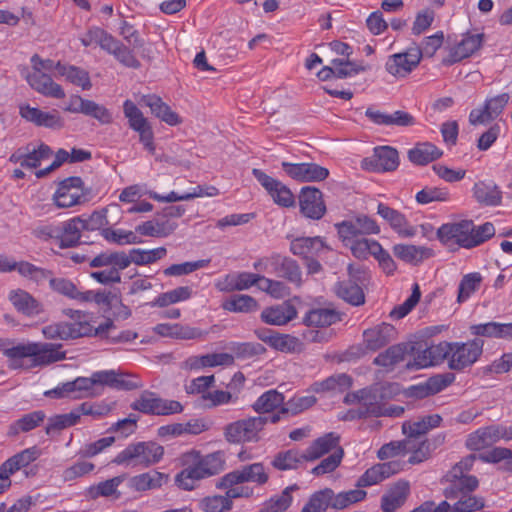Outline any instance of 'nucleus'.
<instances>
[{"label": "nucleus", "mask_w": 512, "mask_h": 512, "mask_svg": "<svg viewBox=\"0 0 512 512\" xmlns=\"http://www.w3.org/2000/svg\"><path fill=\"white\" fill-rule=\"evenodd\" d=\"M282 164L286 174L299 182L322 181L329 175L328 169L316 162H282Z\"/></svg>", "instance_id": "f8f14e48"}, {"label": "nucleus", "mask_w": 512, "mask_h": 512, "mask_svg": "<svg viewBox=\"0 0 512 512\" xmlns=\"http://www.w3.org/2000/svg\"><path fill=\"white\" fill-rule=\"evenodd\" d=\"M34 353L35 352L33 347H31V343L18 344L11 348H6L3 351V354L8 359V367L13 370L23 368V360L28 357L32 358L31 354Z\"/></svg>", "instance_id": "69168bd1"}, {"label": "nucleus", "mask_w": 512, "mask_h": 512, "mask_svg": "<svg viewBox=\"0 0 512 512\" xmlns=\"http://www.w3.org/2000/svg\"><path fill=\"white\" fill-rule=\"evenodd\" d=\"M483 34H468L455 45L449 53V56L444 60V63L451 65L461 60L470 57L482 45Z\"/></svg>", "instance_id": "5701e85b"}, {"label": "nucleus", "mask_w": 512, "mask_h": 512, "mask_svg": "<svg viewBox=\"0 0 512 512\" xmlns=\"http://www.w3.org/2000/svg\"><path fill=\"white\" fill-rule=\"evenodd\" d=\"M497 442L494 426H486L477 429L469 434L466 440V446L472 451H480Z\"/></svg>", "instance_id": "603ef678"}, {"label": "nucleus", "mask_w": 512, "mask_h": 512, "mask_svg": "<svg viewBox=\"0 0 512 512\" xmlns=\"http://www.w3.org/2000/svg\"><path fill=\"white\" fill-rule=\"evenodd\" d=\"M377 213L386 220L390 226L403 236H413L415 230L413 227L408 226L405 216L399 211L383 204L379 203L377 207Z\"/></svg>", "instance_id": "58836bf2"}, {"label": "nucleus", "mask_w": 512, "mask_h": 512, "mask_svg": "<svg viewBox=\"0 0 512 512\" xmlns=\"http://www.w3.org/2000/svg\"><path fill=\"white\" fill-rule=\"evenodd\" d=\"M409 495V483L398 481L381 498V508L384 512H395L406 501Z\"/></svg>", "instance_id": "473e14b6"}, {"label": "nucleus", "mask_w": 512, "mask_h": 512, "mask_svg": "<svg viewBox=\"0 0 512 512\" xmlns=\"http://www.w3.org/2000/svg\"><path fill=\"white\" fill-rule=\"evenodd\" d=\"M56 71L59 75L64 76L68 81L82 87L84 90H89L92 87L89 73L82 68L57 62Z\"/></svg>", "instance_id": "6e6d98bb"}, {"label": "nucleus", "mask_w": 512, "mask_h": 512, "mask_svg": "<svg viewBox=\"0 0 512 512\" xmlns=\"http://www.w3.org/2000/svg\"><path fill=\"white\" fill-rule=\"evenodd\" d=\"M393 253L406 263L418 265L425 259L430 258L433 255V250L424 246L397 244L393 247Z\"/></svg>", "instance_id": "4c0bfd02"}, {"label": "nucleus", "mask_w": 512, "mask_h": 512, "mask_svg": "<svg viewBox=\"0 0 512 512\" xmlns=\"http://www.w3.org/2000/svg\"><path fill=\"white\" fill-rule=\"evenodd\" d=\"M69 382L75 399L83 396H98L101 394L99 387L102 386V371L94 372L90 377H78Z\"/></svg>", "instance_id": "7c9ffc66"}, {"label": "nucleus", "mask_w": 512, "mask_h": 512, "mask_svg": "<svg viewBox=\"0 0 512 512\" xmlns=\"http://www.w3.org/2000/svg\"><path fill=\"white\" fill-rule=\"evenodd\" d=\"M472 233V221L463 220L457 223H446L437 230V237L442 243L455 241L463 248L471 247L470 234Z\"/></svg>", "instance_id": "dca6fc26"}, {"label": "nucleus", "mask_w": 512, "mask_h": 512, "mask_svg": "<svg viewBox=\"0 0 512 512\" xmlns=\"http://www.w3.org/2000/svg\"><path fill=\"white\" fill-rule=\"evenodd\" d=\"M470 330L471 333L476 336L512 339V323L488 322L472 325Z\"/></svg>", "instance_id": "c03bdc74"}, {"label": "nucleus", "mask_w": 512, "mask_h": 512, "mask_svg": "<svg viewBox=\"0 0 512 512\" xmlns=\"http://www.w3.org/2000/svg\"><path fill=\"white\" fill-rule=\"evenodd\" d=\"M126 478L127 475L122 474L102 481L97 485H93L88 488V495L92 499H96L98 497H113L114 499H119L121 497V493L118 491V487L126 480Z\"/></svg>", "instance_id": "a18cd8bd"}, {"label": "nucleus", "mask_w": 512, "mask_h": 512, "mask_svg": "<svg viewBox=\"0 0 512 512\" xmlns=\"http://www.w3.org/2000/svg\"><path fill=\"white\" fill-rule=\"evenodd\" d=\"M508 93H502L493 98L486 100L483 108L473 109L469 114V122L471 125H478L490 122L497 118L509 102Z\"/></svg>", "instance_id": "a211bd4d"}, {"label": "nucleus", "mask_w": 512, "mask_h": 512, "mask_svg": "<svg viewBox=\"0 0 512 512\" xmlns=\"http://www.w3.org/2000/svg\"><path fill=\"white\" fill-rule=\"evenodd\" d=\"M34 354L32 355L33 366L48 365L65 359V352L61 351L60 344L53 343H31Z\"/></svg>", "instance_id": "cd10ccee"}, {"label": "nucleus", "mask_w": 512, "mask_h": 512, "mask_svg": "<svg viewBox=\"0 0 512 512\" xmlns=\"http://www.w3.org/2000/svg\"><path fill=\"white\" fill-rule=\"evenodd\" d=\"M192 296V289L189 286L176 287L173 290L159 294L151 303L152 307H167L178 302L186 301Z\"/></svg>", "instance_id": "4d7b16f0"}, {"label": "nucleus", "mask_w": 512, "mask_h": 512, "mask_svg": "<svg viewBox=\"0 0 512 512\" xmlns=\"http://www.w3.org/2000/svg\"><path fill=\"white\" fill-rule=\"evenodd\" d=\"M164 455V448L155 442H138L128 445L112 460L117 465L141 466L148 468L158 463Z\"/></svg>", "instance_id": "f03ea898"}, {"label": "nucleus", "mask_w": 512, "mask_h": 512, "mask_svg": "<svg viewBox=\"0 0 512 512\" xmlns=\"http://www.w3.org/2000/svg\"><path fill=\"white\" fill-rule=\"evenodd\" d=\"M169 476L159 471H149L131 477L128 487L137 492L158 489L168 482Z\"/></svg>", "instance_id": "c756f323"}, {"label": "nucleus", "mask_w": 512, "mask_h": 512, "mask_svg": "<svg viewBox=\"0 0 512 512\" xmlns=\"http://www.w3.org/2000/svg\"><path fill=\"white\" fill-rule=\"evenodd\" d=\"M9 300L19 312L26 315L36 314L39 311L37 301L24 290H12L9 294Z\"/></svg>", "instance_id": "0e129e2a"}, {"label": "nucleus", "mask_w": 512, "mask_h": 512, "mask_svg": "<svg viewBox=\"0 0 512 512\" xmlns=\"http://www.w3.org/2000/svg\"><path fill=\"white\" fill-rule=\"evenodd\" d=\"M259 338L282 352H301L304 348L299 338L289 334L274 333L269 337L259 335Z\"/></svg>", "instance_id": "3c124183"}, {"label": "nucleus", "mask_w": 512, "mask_h": 512, "mask_svg": "<svg viewBox=\"0 0 512 512\" xmlns=\"http://www.w3.org/2000/svg\"><path fill=\"white\" fill-rule=\"evenodd\" d=\"M252 173L276 205L284 208L295 206V197L286 185L259 169H253Z\"/></svg>", "instance_id": "1a4fd4ad"}, {"label": "nucleus", "mask_w": 512, "mask_h": 512, "mask_svg": "<svg viewBox=\"0 0 512 512\" xmlns=\"http://www.w3.org/2000/svg\"><path fill=\"white\" fill-rule=\"evenodd\" d=\"M167 254L165 247H158L150 250L133 248L126 254V268L134 263L138 266L149 265L164 258Z\"/></svg>", "instance_id": "37998d69"}, {"label": "nucleus", "mask_w": 512, "mask_h": 512, "mask_svg": "<svg viewBox=\"0 0 512 512\" xmlns=\"http://www.w3.org/2000/svg\"><path fill=\"white\" fill-rule=\"evenodd\" d=\"M338 448H341L339 446V436L330 432L313 441V443L305 450L306 458H308L309 462H312L320 459L331 451L334 452Z\"/></svg>", "instance_id": "72a5a7b5"}, {"label": "nucleus", "mask_w": 512, "mask_h": 512, "mask_svg": "<svg viewBox=\"0 0 512 512\" xmlns=\"http://www.w3.org/2000/svg\"><path fill=\"white\" fill-rule=\"evenodd\" d=\"M198 507L202 512H229L232 510V504L224 495L220 494L203 497L199 500Z\"/></svg>", "instance_id": "774afa93"}, {"label": "nucleus", "mask_w": 512, "mask_h": 512, "mask_svg": "<svg viewBox=\"0 0 512 512\" xmlns=\"http://www.w3.org/2000/svg\"><path fill=\"white\" fill-rule=\"evenodd\" d=\"M396 337L395 327L383 322L363 331V344L367 350L375 352L387 346Z\"/></svg>", "instance_id": "f3484780"}, {"label": "nucleus", "mask_w": 512, "mask_h": 512, "mask_svg": "<svg viewBox=\"0 0 512 512\" xmlns=\"http://www.w3.org/2000/svg\"><path fill=\"white\" fill-rule=\"evenodd\" d=\"M365 408L363 414L370 416H382L384 408L381 405L382 395L378 388H365L352 395Z\"/></svg>", "instance_id": "f704fd0d"}, {"label": "nucleus", "mask_w": 512, "mask_h": 512, "mask_svg": "<svg viewBox=\"0 0 512 512\" xmlns=\"http://www.w3.org/2000/svg\"><path fill=\"white\" fill-rule=\"evenodd\" d=\"M154 332L162 337H171L181 340L200 339L207 335V332L199 328L182 325L179 323H161L154 327Z\"/></svg>", "instance_id": "393cba45"}, {"label": "nucleus", "mask_w": 512, "mask_h": 512, "mask_svg": "<svg viewBox=\"0 0 512 512\" xmlns=\"http://www.w3.org/2000/svg\"><path fill=\"white\" fill-rule=\"evenodd\" d=\"M139 104L149 107L153 115L171 126L181 123L179 115L155 94L142 95Z\"/></svg>", "instance_id": "b1692460"}, {"label": "nucleus", "mask_w": 512, "mask_h": 512, "mask_svg": "<svg viewBox=\"0 0 512 512\" xmlns=\"http://www.w3.org/2000/svg\"><path fill=\"white\" fill-rule=\"evenodd\" d=\"M328 249L324 240L319 237H299L291 242L290 250L294 255L309 258Z\"/></svg>", "instance_id": "e433bc0d"}, {"label": "nucleus", "mask_w": 512, "mask_h": 512, "mask_svg": "<svg viewBox=\"0 0 512 512\" xmlns=\"http://www.w3.org/2000/svg\"><path fill=\"white\" fill-rule=\"evenodd\" d=\"M49 283H50L51 288L54 291L66 296L70 299H73V300H76L79 302H87L91 299V296L89 293H83V292L79 291L77 289L76 285L68 279L50 278Z\"/></svg>", "instance_id": "13d9d810"}, {"label": "nucleus", "mask_w": 512, "mask_h": 512, "mask_svg": "<svg viewBox=\"0 0 512 512\" xmlns=\"http://www.w3.org/2000/svg\"><path fill=\"white\" fill-rule=\"evenodd\" d=\"M268 474L265 472L262 463H253L233 470L220 478V486H236L245 482H254L263 485L268 481Z\"/></svg>", "instance_id": "9d476101"}, {"label": "nucleus", "mask_w": 512, "mask_h": 512, "mask_svg": "<svg viewBox=\"0 0 512 512\" xmlns=\"http://www.w3.org/2000/svg\"><path fill=\"white\" fill-rule=\"evenodd\" d=\"M182 470L175 475V485L184 491H192L199 482L219 475L225 470L226 458L223 451L201 454L196 450L184 453L180 458Z\"/></svg>", "instance_id": "f257e3e1"}, {"label": "nucleus", "mask_w": 512, "mask_h": 512, "mask_svg": "<svg viewBox=\"0 0 512 512\" xmlns=\"http://www.w3.org/2000/svg\"><path fill=\"white\" fill-rule=\"evenodd\" d=\"M83 197L82 193V180L79 177H70L63 180L53 199L57 207L69 208L81 202Z\"/></svg>", "instance_id": "6ab92c4d"}, {"label": "nucleus", "mask_w": 512, "mask_h": 512, "mask_svg": "<svg viewBox=\"0 0 512 512\" xmlns=\"http://www.w3.org/2000/svg\"><path fill=\"white\" fill-rule=\"evenodd\" d=\"M29 85L39 93L61 99L65 97L64 90L55 83L51 76L42 71H32L26 76Z\"/></svg>", "instance_id": "a878e982"}, {"label": "nucleus", "mask_w": 512, "mask_h": 512, "mask_svg": "<svg viewBox=\"0 0 512 512\" xmlns=\"http://www.w3.org/2000/svg\"><path fill=\"white\" fill-rule=\"evenodd\" d=\"M335 292L338 297L351 305L359 306L365 302L362 288L351 280L338 282L335 286Z\"/></svg>", "instance_id": "5fc2aeb1"}, {"label": "nucleus", "mask_w": 512, "mask_h": 512, "mask_svg": "<svg viewBox=\"0 0 512 512\" xmlns=\"http://www.w3.org/2000/svg\"><path fill=\"white\" fill-rule=\"evenodd\" d=\"M421 60L419 47H413L406 52L391 55L385 68L387 72L396 77H405L418 66Z\"/></svg>", "instance_id": "2eb2a0df"}, {"label": "nucleus", "mask_w": 512, "mask_h": 512, "mask_svg": "<svg viewBox=\"0 0 512 512\" xmlns=\"http://www.w3.org/2000/svg\"><path fill=\"white\" fill-rule=\"evenodd\" d=\"M296 489L297 485L286 487L280 495L269 499L260 512H284L292 503L291 492Z\"/></svg>", "instance_id": "338daca9"}, {"label": "nucleus", "mask_w": 512, "mask_h": 512, "mask_svg": "<svg viewBox=\"0 0 512 512\" xmlns=\"http://www.w3.org/2000/svg\"><path fill=\"white\" fill-rule=\"evenodd\" d=\"M103 386L130 391L142 387V383L136 376L116 372L114 370H104L102 371V387Z\"/></svg>", "instance_id": "c9c22d12"}, {"label": "nucleus", "mask_w": 512, "mask_h": 512, "mask_svg": "<svg viewBox=\"0 0 512 512\" xmlns=\"http://www.w3.org/2000/svg\"><path fill=\"white\" fill-rule=\"evenodd\" d=\"M54 155L52 149L44 144L38 145L29 143L26 146L18 148L9 158V160H44Z\"/></svg>", "instance_id": "de8ad7c7"}, {"label": "nucleus", "mask_w": 512, "mask_h": 512, "mask_svg": "<svg viewBox=\"0 0 512 512\" xmlns=\"http://www.w3.org/2000/svg\"><path fill=\"white\" fill-rule=\"evenodd\" d=\"M222 308L229 312L250 313L258 309V303L252 296L236 294L225 300Z\"/></svg>", "instance_id": "052dcab7"}, {"label": "nucleus", "mask_w": 512, "mask_h": 512, "mask_svg": "<svg viewBox=\"0 0 512 512\" xmlns=\"http://www.w3.org/2000/svg\"><path fill=\"white\" fill-rule=\"evenodd\" d=\"M475 201L482 206H499L502 203V191L493 181H478L472 188Z\"/></svg>", "instance_id": "bb28decb"}, {"label": "nucleus", "mask_w": 512, "mask_h": 512, "mask_svg": "<svg viewBox=\"0 0 512 512\" xmlns=\"http://www.w3.org/2000/svg\"><path fill=\"white\" fill-rule=\"evenodd\" d=\"M344 244L349 246L353 256L358 259H367L369 255L374 257L376 252H380V243L365 237L355 238L351 241L344 242Z\"/></svg>", "instance_id": "e2e57ef3"}, {"label": "nucleus", "mask_w": 512, "mask_h": 512, "mask_svg": "<svg viewBox=\"0 0 512 512\" xmlns=\"http://www.w3.org/2000/svg\"><path fill=\"white\" fill-rule=\"evenodd\" d=\"M300 212L313 220L321 219L327 209L323 199V193L316 187H303L299 195Z\"/></svg>", "instance_id": "4468645a"}, {"label": "nucleus", "mask_w": 512, "mask_h": 512, "mask_svg": "<svg viewBox=\"0 0 512 512\" xmlns=\"http://www.w3.org/2000/svg\"><path fill=\"white\" fill-rule=\"evenodd\" d=\"M335 227L343 242H348L355 238H362L361 236L364 235L378 234L380 231L376 221L366 215L336 223Z\"/></svg>", "instance_id": "6e6552de"}, {"label": "nucleus", "mask_w": 512, "mask_h": 512, "mask_svg": "<svg viewBox=\"0 0 512 512\" xmlns=\"http://www.w3.org/2000/svg\"><path fill=\"white\" fill-rule=\"evenodd\" d=\"M407 352L408 345L405 343L389 346L374 358L373 364L384 368H392L404 360Z\"/></svg>", "instance_id": "8fccbe9b"}, {"label": "nucleus", "mask_w": 512, "mask_h": 512, "mask_svg": "<svg viewBox=\"0 0 512 512\" xmlns=\"http://www.w3.org/2000/svg\"><path fill=\"white\" fill-rule=\"evenodd\" d=\"M334 491L331 488H324L314 492L301 512H326L328 508L333 509Z\"/></svg>", "instance_id": "864d4df0"}, {"label": "nucleus", "mask_w": 512, "mask_h": 512, "mask_svg": "<svg viewBox=\"0 0 512 512\" xmlns=\"http://www.w3.org/2000/svg\"><path fill=\"white\" fill-rule=\"evenodd\" d=\"M123 112L128 119L129 127L139 134L140 141L143 143L144 147L149 151H153V130L142 111L133 101L126 100L123 103Z\"/></svg>", "instance_id": "0eeeda50"}, {"label": "nucleus", "mask_w": 512, "mask_h": 512, "mask_svg": "<svg viewBox=\"0 0 512 512\" xmlns=\"http://www.w3.org/2000/svg\"><path fill=\"white\" fill-rule=\"evenodd\" d=\"M441 421L442 417L439 414L427 415L415 421L404 422L402 431L408 437V440H411L412 438L425 435L431 429L438 427Z\"/></svg>", "instance_id": "2f4dec72"}, {"label": "nucleus", "mask_w": 512, "mask_h": 512, "mask_svg": "<svg viewBox=\"0 0 512 512\" xmlns=\"http://www.w3.org/2000/svg\"><path fill=\"white\" fill-rule=\"evenodd\" d=\"M84 229L82 218L76 217L60 227L61 235L59 236L60 248H68L75 246L81 237V231Z\"/></svg>", "instance_id": "49530a36"}, {"label": "nucleus", "mask_w": 512, "mask_h": 512, "mask_svg": "<svg viewBox=\"0 0 512 512\" xmlns=\"http://www.w3.org/2000/svg\"><path fill=\"white\" fill-rule=\"evenodd\" d=\"M46 418L44 411L37 410L23 415L8 427L7 435L16 437L20 433H27L38 427Z\"/></svg>", "instance_id": "79ce46f5"}, {"label": "nucleus", "mask_w": 512, "mask_h": 512, "mask_svg": "<svg viewBox=\"0 0 512 512\" xmlns=\"http://www.w3.org/2000/svg\"><path fill=\"white\" fill-rule=\"evenodd\" d=\"M343 314L330 307L313 308L303 317V323L308 327H328L342 320Z\"/></svg>", "instance_id": "c85d7f7f"}, {"label": "nucleus", "mask_w": 512, "mask_h": 512, "mask_svg": "<svg viewBox=\"0 0 512 512\" xmlns=\"http://www.w3.org/2000/svg\"><path fill=\"white\" fill-rule=\"evenodd\" d=\"M266 425V419L261 416H250L227 424L223 435L230 444L257 443L260 441V433Z\"/></svg>", "instance_id": "7ed1b4c3"}, {"label": "nucleus", "mask_w": 512, "mask_h": 512, "mask_svg": "<svg viewBox=\"0 0 512 512\" xmlns=\"http://www.w3.org/2000/svg\"><path fill=\"white\" fill-rule=\"evenodd\" d=\"M260 317L266 324L282 326L297 317V310L291 302L284 301L281 304L266 307L262 310Z\"/></svg>", "instance_id": "412c9836"}, {"label": "nucleus", "mask_w": 512, "mask_h": 512, "mask_svg": "<svg viewBox=\"0 0 512 512\" xmlns=\"http://www.w3.org/2000/svg\"><path fill=\"white\" fill-rule=\"evenodd\" d=\"M445 481L448 485L444 489V495L448 499L467 496L479 485L478 479L475 476L462 474L459 468H452L446 474Z\"/></svg>", "instance_id": "9b49d317"}, {"label": "nucleus", "mask_w": 512, "mask_h": 512, "mask_svg": "<svg viewBox=\"0 0 512 512\" xmlns=\"http://www.w3.org/2000/svg\"><path fill=\"white\" fill-rule=\"evenodd\" d=\"M64 313L71 319V322H67V324L70 326L73 339L91 336L109 337L108 332L115 328L111 319H106L104 323L94 327L92 325V315L88 312L67 309Z\"/></svg>", "instance_id": "20e7f679"}, {"label": "nucleus", "mask_w": 512, "mask_h": 512, "mask_svg": "<svg viewBox=\"0 0 512 512\" xmlns=\"http://www.w3.org/2000/svg\"><path fill=\"white\" fill-rule=\"evenodd\" d=\"M305 462H309L305 451L300 452L297 449H289L278 452L271 461V465L279 471H287L295 470Z\"/></svg>", "instance_id": "ea45409f"}, {"label": "nucleus", "mask_w": 512, "mask_h": 512, "mask_svg": "<svg viewBox=\"0 0 512 512\" xmlns=\"http://www.w3.org/2000/svg\"><path fill=\"white\" fill-rule=\"evenodd\" d=\"M106 52L113 55L122 65L126 67L138 69L141 66L139 60L133 53V49L125 46L116 38H113Z\"/></svg>", "instance_id": "680f3d73"}, {"label": "nucleus", "mask_w": 512, "mask_h": 512, "mask_svg": "<svg viewBox=\"0 0 512 512\" xmlns=\"http://www.w3.org/2000/svg\"><path fill=\"white\" fill-rule=\"evenodd\" d=\"M450 343L443 341L431 345L424 350L418 351L413 361L408 362L406 367L409 370H419L429 366L438 365L449 356Z\"/></svg>", "instance_id": "ddd939ff"}, {"label": "nucleus", "mask_w": 512, "mask_h": 512, "mask_svg": "<svg viewBox=\"0 0 512 512\" xmlns=\"http://www.w3.org/2000/svg\"><path fill=\"white\" fill-rule=\"evenodd\" d=\"M89 266L92 268L108 267L126 269V253L124 251H105L93 257Z\"/></svg>", "instance_id": "bf43d9fd"}, {"label": "nucleus", "mask_w": 512, "mask_h": 512, "mask_svg": "<svg viewBox=\"0 0 512 512\" xmlns=\"http://www.w3.org/2000/svg\"><path fill=\"white\" fill-rule=\"evenodd\" d=\"M20 115L22 118L34 123L37 126L46 128L59 129L63 127L64 122L58 111L45 112L29 105L20 107Z\"/></svg>", "instance_id": "4be33fe9"}, {"label": "nucleus", "mask_w": 512, "mask_h": 512, "mask_svg": "<svg viewBox=\"0 0 512 512\" xmlns=\"http://www.w3.org/2000/svg\"><path fill=\"white\" fill-rule=\"evenodd\" d=\"M401 470L402 464L399 461H389L375 464L367 469L364 474L358 478L356 487L363 488L376 485Z\"/></svg>", "instance_id": "aec40b11"}, {"label": "nucleus", "mask_w": 512, "mask_h": 512, "mask_svg": "<svg viewBox=\"0 0 512 512\" xmlns=\"http://www.w3.org/2000/svg\"><path fill=\"white\" fill-rule=\"evenodd\" d=\"M40 456V450L36 447H30L22 450L21 452L13 455L5 462L1 464V466L10 474L13 475L15 472L28 466L30 463L34 462Z\"/></svg>", "instance_id": "09e8293b"}, {"label": "nucleus", "mask_w": 512, "mask_h": 512, "mask_svg": "<svg viewBox=\"0 0 512 512\" xmlns=\"http://www.w3.org/2000/svg\"><path fill=\"white\" fill-rule=\"evenodd\" d=\"M285 404V397L277 390L271 389L264 392L252 404V409L261 416L262 414L272 413L282 408Z\"/></svg>", "instance_id": "a19ab883"}, {"label": "nucleus", "mask_w": 512, "mask_h": 512, "mask_svg": "<svg viewBox=\"0 0 512 512\" xmlns=\"http://www.w3.org/2000/svg\"><path fill=\"white\" fill-rule=\"evenodd\" d=\"M483 340L473 339L466 343H450L448 364L452 370H463L475 363L483 351Z\"/></svg>", "instance_id": "39448f33"}, {"label": "nucleus", "mask_w": 512, "mask_h": 512, "mask_svg": "<svg viewBox=\"0 0 512 512\" xmlns=\"http://www.w3.org/2000/svg\"><path fill=\"white\" fill-rule=\"evenodd\" d=\"M131 408L144 414L155 415H170L183 410L180 402L162 399L149 391L142 392L139 398L131 404Z\"/></svg>", "instance_id": "423d86ee"}]
</instances>
